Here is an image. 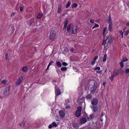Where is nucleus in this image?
Instances as JSON below:
<instances>
[{"instance_id":"1","label":"nucleus","mask_w":129,"mask_h":129,"mask_svg":"<svg viewBox=\"0 0 129 129\" xmlns=\"http://www.w3.org/2000/svg\"><path fill=\"white\" fill-rule=\"evenodd\" d=\"M113 37L112 36L109 35L105 40L104 39L102 43L103 45H105L106 43H108L109 44L111 43L113 41Z\"/></svg>"},{"instance_id":"2","label":"nucleus","mask_w":129,"mask_h":129,"mask_svg":"<svg viewBox=\"0 0 129 129\" xmlns=\"http://www.w3.org/2000/svg\"><path fill=\"white\" fill-rule=\"evenodd\" d=\"M23 76H21L19 78L17 81L15 82V84L17 86H19L20 85L23 81Z\"/></svg>"},{"instance_id":"3","label":"nucleus","mask_w":129,"mask_h":129,"mask_svg":"<svg viewBox=\"0 0 129 129\" xmlns=\"http://www.w3.org/2000/svg\"><path fill=\"white\" fill-rule=\"evenodd\" d=\"M81 114V106L78 107L77 108V111L75 113V116L77 117H79Z\"/></svg>"},{"instance_id":"4","label":"nucleus","mask_w":129,"mask_h":129,"mask_svg":"<svg viewBox=\"0 0 129 129\" xmlns=\"http://www.w3.org/2000/svg\"><path fill=\"white\" fill-rule=\"evenodd\" d=\"M58 113L60 117L61 118H64L65 116V113L64 111L60 110L59 111Z\"/></svg>"},{"instance_id":"5","label":"nucleus","mask_w":129,"mask_h":129,"mask_svg":"<svg viewBox=\"0 0 129 129\" xmlns=\"http://www.w3.org/2000/svg\"><path fill=\"white\" fill-rule=\"evenodd\" d=\"M98 100L97 99H93L91 102V104L95 106L98 103Z\"/></svg>"},{"instance_id":"6","label":"nucleus","mask_w":129,"mask_h":129,"mask_svg":"<svg viewBox=\"0 0 129 129\" xmlns=\"http://www.w3.org/2000/svg\"><path fill=\"white\" fill-rule=\"evenodd\" d=\"M55 93L57 95H58L61 94V92L59 90V89L58 87H55Z\"/></svg>"},{"instance_id":"7","label":"nucleus","mask_w":129,"mask_h":129,"mask_svg":"<svg viewBox=\"0 0 129 129\" xmlns=\"http://www.w3.org/2000/svg\"><path fill=\"white\" fill-rule=\"evenodd\" d=\"M56 35V33H50V39L51 40H53L55 38Z\"/></svg>"},{"instance_id":"8","label":"nucleus","mask_w":129,"mask_h":129,"mask_svg":"<svg viewBox=\"0 0 129 129\" xmlns=\"http://www.w3.org/2000/svg\"><path fill=\"white\" fill-rule=\"evenodd\" d=\"M97 87V86L95 84V82L94 81V84L92 85V87H91L90 88V92H93L96 89Z\"/></svg>"},{"instance_id":"9","label":"nucleus","mask_w":129,"mask_h":129,"mask_svg":"<svg viewBox=\"0 0 129 129\" xmlns=\"http://www.w3.org/2000/svg\"><path fill=\"white\" fill-rule=\"evenodd\" d=\"M119 73V71L117 69L114 70L113 72V75L115 76H118Z\"/></svg>"},{"instance_id":"10","label":"nucleus","mask_w":129,"mask_h":129,"mask_svg":"<svg viewBox=\"0 0 129 129\" xmlns=\"http://www.w3.org/2000/svg\"><path fill=\"white\" fill-rule=\"evenodd\" d=\"M85 107L84 106V107L83 110V111H82V113H81V115H82V117L83 118H86L87 116V115L85 112L84 111L85 109Z\"/></svg>"},{"instance_id":"11","label":"nucleus","mask_w":129,"mask_h":129,"mask_svg":"<svg viewBox=\"0 0 129 129\" xmlns=\"http://www.w3.org/2000/svg\"><path fill=\"white\" fill-rule=\"evenodd\" d=\"M106 22L107 23H112V21H111V18L110 15L109 17L107 18L106 19Z\"/></svg>"},{"instance_id":"12","label":"nucleus","mask_w":129,"mask_h":129,"mask_svg":"<svg viewBox=\"0 0 129 129\" xmlns=\"http://www.w3.org/2000/svg\"><path fill=\"white\" fill-rule=\"evenodd\" d=\"M94 117V115L93 114H91L89 116V117L87 116V120L88 121H90Z\"/></svg>"},{"instance_id":"13","label":"nucleus","mask_w":129,"mask_h":129,"mask_svg":"<svg viewBox=\"0 0 129 129\" xmlns=\"http://www.w3.org/2000/svg\"><path fill=\"white\" fill-rule=\"evenodd\" d=\"M91 108L92 109V111L94 112H96L98 109V107L97 106H92L91 107Z\"/></svg>"},{"instance_id":"14","label":"nucleus","mask_w":129,"mask_h":129,"mask_svg":"<svg viewBox=\"0 0 129 129\" xmlns=\"http://www.w3.org/2000/svg\"><path fill=\"white\" fill-rule=\"evenodd\" d=\"M79 124L78 123H74L73 124V127L78 129L79 127Z\"/></svg>"},{"instance_id":"15","label":"nucleus","mask_w":129,"mask_h":129,"mask_svg":"<svg viewBox=\"0 0 129 129\" xmlns=\"http://www.w3.org/2000/svg\"><path fill=\"white\" fill-rule=\"evenodd\" d=\"M87 120L86 118H81V124H83L86 122Z\"/></svg>"},{"instance_id":"16","label":"nucleus","mask_w":129,"mask_h":129,"mask_svg":"<svg viewBox=\"0 0 129 129\" xmlns=\"http://www.w3.org/2000/svg\"><path fill=\"white\" fill-rule=\"evenodd\" d=\"M28 70V68L26 67H24L22 68L21 69V71L24 72H26Z\"/></svg>"},{"instance_id":"17","label":"nucleus","mask_w":129,"mask_h":129,"mask_svg":"<svg viewBox=\"0 0 129 129\" xmlns=\"http://www.w3.org/2000/svg\"><path fill=\"white\" fill-rule=\"evenodd\" d=\"M61 5H59L58 6L57 12L58 13H60L61 11Z\"/></svg>"},{"instance_id":"18","label":"nucleus","mask_w":129,"mask_h":129,"mask_svg":"<svg viewBox=\"0 0 129 129\" xmlns=\"http://www.w3.org/2000/svg\"><path fill=\"white\" fill-rule=\"evenodd\" d=\"M10 90V89L9 87H7L5 91H4V93L5 94L7 93L8 92H9Z\"/></svg>"},{"instance_id":"19","label":"nucleus","mask_w":129,"mask_h":129,"mask_svg":"<svg viewBox=\"0 0 129 129\" xmlns=\"http://www.w3.org/2000/svg\"><path fill=\"white\" fill-rule=\"evenodd\" d=\"M56 64L58 67H60L62 66L61 63L59 61H57L56 62Z\"/></svg>"},{"instance_id":"20","label":"nucleus","mask_w":129,"mask_h":129,"mask_svg":"<svg viewBox=\"0 0 129 129\" xmlns=\"http://www.w3.org/2000/svg\"><path fill=\"white\" fill-rule=\"evenodd\" d=\"M77 28L76 26H74L71 32H77Z\"/></svg>"},{"instance_id":"21","label":"nucleus","mask_w":129,"mask_h":129,"mask_svg":"<svg viewBox=\"0 0 129 129\" xmlns=\"http://www.w3.org/2000/svg\"><path fill=\"white\" fill-rule=\"evenodd\" d=\"M43 15L42 14L39 13L37 15V18L38 19H39L41 18Z\"/></svg>"},{"instance_id":"22","label":"nucleus","mask_w":129,"mask_h":129,"mask_svg":"<svg viewBox=\"0 0 129 129\" xmlns=\"http://www.w3.org/2000/svg\"><path fill=\"white\" fill-rule=\"evenodd\" d=\"M76 33H66V35L67 36L68 35H70L71 36H73V35L75 34Z\"/></svg>"},{"instance_id":"23","label":"nucleus","mask_w":129,"mask_h":129,"mask_svg":"<svg viewBox=\"0 0 129 129\" xmlns=\"http://www.w3.org/2000/svg\"><path fill=\"white\" fill-rule=\"evenodd\" d=\"M107 57V55L106 54H105L103 56V61L104 62H105V61L106 60V58Z\"/></svg>"},{"instance_id":"24","label":"nucleus","mask_w":129,"mask_h":129,"mask_svg":"<svg viewBox=\"0 0 129 129\" xmlns=\"http://www.w3.org/2000/svg\"><path fill=\"white\" fill-rule=\"evenodd\" d=\"M112 25L111 24V23H110L109 25V31L110 32H111L112 31Z\"/></svg>"},{"instance_id":"25","label":"nucleus","mask_w":129,"mask_h":129,"mask_svg":"<svg viewBox=\"0 0 129 129\" xmlns=\"http://www.w3.org/2000/svg\"><path fill=\"white\" fill-rule=\"evenodd\" d=\"M71 24H70L68 26L67 28V30L68 32H69L70 31L71 29Z\"/></svg>"},{"instance_id":"26","label":"nucleus","mask_w":129,"mask_h":129,"mask_svg":"<svg viewBox=\"0 0 129 129\" xmlns=\"http://www.w3.org/2000/svg\"><path fill=\"white\" fill-rule=\"evenodd\" d=\"M128 60V59L126 57H123V59L121 61L122 62H124L125 61H127Z\"/></svg>"},{"instance_id":"27","label":"nucleus","mask_w":129,"mask_h":129,"mask_svg":"<svg viewBox=\"0 0 129 129\" xmlns=\"http://www.w3.org/2000/svg\"><path fill=\"white\" fill-rule=\"evenodd\" d=\"M5 57L6 58V59L7 61H8L9 60V59H8V54L7 53H6V54L5 55Z\"/></svg>"},{"instance_id":"28","label":"nucleus","mask_w":129,"mask_h":129,"mask_svg":"<svg viewBox=\"0 0 129 129\" xmlns=\"http://www.w3.org/2000/svg\"><path fill=\"white\" fill-rule=\"evenodd\" d=\"M67 68L66 67H62L61 68V70L62 71H65L67 70Z\"/></svg>"},{"instance_id":"29","label":"nucleus","mask_w":129,"mask_h":129,"mask_svg":"<svg viewBox=\"0 0 129 129\" xmlns=\"http://www.w3.org/2000/svg\"><path fill=\"white\" fill-rule=\"evenodd\" d=\"M71 4V2L70 1H69L67 4V5L66 6V8H68L70 6V4Z\"/></svg>"},{"instance_id":"30","label":"nucleus","mask_w":129,"mask_h":129,"mask_svg":"<svg viewBox=\"0 0 129 129\" xmlns=\"http://www.w3.org/2000/svg\"><path fill=\"white\" fill-rule=\"evenodd\" d=\"M77 5L76 3H74L72 5V7L73 8H76L77 7Z\"/></svg>"},{"instance_id":"31","label":"nucleus","mask_w":129,"mask_h":129,"mask_svg":"<svg viewBox=\"0 0 129 129\" xmlns=\"http://www.w3.org/2000/svg\"><path fill=\"white\" fill-rule=\"evenodd\" d=\"M115 77L114 76L113 74L109 78L110 80H111V81H112L113 80L114 77Z\"/></svg>"},{"instance_id":"32","label":"nucleus","mask_w":129,"mask_h":129,"mask_svg":"<svg viewBox=\"0 0 129 129\" xmlns=\"http://www.w3.org/2000/svg\"><path fill=\"white\" fill-rule=\"evenodd\" d=\"M53 126L54 127H56L57 126V125L55 122H53L52 124Z\"/></svg>"},{"instance_id":"33","label":"nucleus","mask_w":129,"mask_h":129,"mask_svg":"<svg viewBox=\"0 0 129 129\" xmlns=\"http://www.w3.org/2000/svg\"><path fill=\"white\" fill-rule=\"evenodd\" d=\"M91 97L92 95L91 94H89L86 96V98L87 99H89L91 98Z\"/></svg>"},{"instance_id":"34","label":"nucleus","mask_w":129,"mask_h":129,"mask_svg":"<svg viewBox=\"0 0 129 129\" xmlns=\"http://www.w3.org/2000/svg\"><path fill=\"white\" fill-rule=\"evenodd\" d=\"M70 51L71 52L73 53H76V51L75 49L74 48H72L70 50Z\"/></svg>"},{"instance_id":"35","label":"nucleus","mask_w":129,"mask_h":129,"mask_svg":"<svg viewBox=\"0 0 129 129\" xmlns=\"http://www.w3.org/2000/svg\"><path fill=\"white\" fill-rule=\"evenodd\" d=\"M123 62H122L121 61V62H120V67L121 68H122L124 67V65L123 63Z\"/></svg>"},{"instance_id":"36","label":"nucleus","mask_w":129,"mask_h":129,"mask_svg":"<svg viewBox=\"0 0 129 129\" xmlns=\"http://www.w3.org/2000/svg\"><path fill=\"white\" fill-rule=\"evenodd\" d=\"M7 81V80L4 79L2 81V82L3 84H5L6 83Z\"/></svg>"},{"instance_id":"37","label":"nucleus","mask_w":129,"mask_h":129,"mask_svg":"<svg viewBox=\"0 0 129 129\" xmlns=\"http://www.w3.org/2000/svg\"><path fill=\"white\" fill-rule=\"evenodd\" d=\"M100 69V68L99 67H97L96 66L95 68L93 69L94 70H99Z\"/></svg>"},{"instance_id":"38","label":"nucleus","mask_w":129,"mask_h":129,"mask_svg":"<svg viewBox=\"0 0 129 129\" xmlns=\"http://www.w3.org/2000/svg\"><path fill=\"white\" fill-rule=\"evenodd\" d=\"M62 64L63 66H67L68 64L67 63L65 62H62Z\"/></svg>"},{"instance_id":"39","label":"nucleus","mask_w":129,"mask_h":129,"mask_svg":"<svg viewBox=\"0 0 129 129\" xmlns=\"http://www.w3.org/2000/svg\"><path fill=\"white\" fill-rule=\"evenodd\" d=\"M99 26L98 24H97L96 23L95 24L94 26L92 27V29H94L95 27H98Z\"/></svg>"},{"instance_id":"40","label":"nucleus","mask_w":129,"mask_h":129,"mask_svg":"<svg viewBox=\"0 0 129 129\" xmlns=\"http://www.w3.org/2000/svg\"><path fill=\"white\" fill-rule=\"evenodd\" d=\"M68 23V20H66L64 22V25H65V26H67V24Z\"/></svg>"},{"instance_id":"41","label":"nucleus","mask_w":129,"mask_h":129,"mask_svg":"<svg viewBox=\"0 0 129 129\" xmlns=\"http://www.w3.org/2000/svg\"><path fill=\"white\" fill-rule=\"evenodd\" d=\"M125 73L126 74L129 73V69H127L125 71Z\"/></svg>"},{"instance_id":"42","label":"nucleus","mask_w":129,"mask_h":129,"mask_svg":"<svg viewBox=\"0 0 129 129\" xmlns=\"http://www.w3.org/2000/svg\"><path fill=\"white\" fill-rule=\"evenodd\" d=\"M35 23L34 22H33L32 23L30 24L29 25L31 27H33L35 25Z\"/></svg>"},{"instance_id":"43","label":"nucleus","mask_w":129,"mask_h":129,"mask_svg":"<svg viewBox=\"0 0 129 129\" xmlns=\"http://www.w3.org/2000/svg\"><path fill=\"white\" fill-rule=\"evenodd\" d=\"M98 58V56L97 55H96L94 57L93 60L95 61Z\"/></svg>"},{"instance_id":"44","label":"nucleus","mask_w":129,"mask_h":129,"mask_svg":"<svg viewBox=\"0 0 129 129\" xmlns=\"http://www.w3.org/2000/svg\"><path fill=\"white\" fill-rule=\"evenodd\" d=\"M53 63V62L51 60V61L50 62H49L48 64V65L49 66H51L52 63Z\"/></svg>"},{"instance_id":"45","label":"nucleus","mask_w":129,"mask_h":129,"mask_svg":"<svg viewBox=\"0 0 129 129\" xmlns=\"http://www.w3.org/2000/svg\"><path fill=\"white\" fill-rule=\"evenodd\" d=\"M95 61H94V60H93V61H92L91 62V64L93 65H94L95 63Z\"/></svg>"},{"instance_id":"46","label":"nucleus","mask_w":129,"mask_h":129,"mask_svg":"<svg viewBox=\"0 0 129 129\" xmlns=\"http://www.w3.org/2000/svg\"><path fill=\"white\" fill-rule=\"evenodd\" d=\"M52 124H50L49 125L48 127L50 129L52 127Z\"/></svg>"},{"instance_id":"47","label":"nucleus","mask_w":129,"mask_h":129,"mask_svg":"<svg viewBox=\"0 0 129 129\" xmlns=\"http://www.w3.org/2000/svg\"><path fill=\"white\" fill-rule=\"evenodd\" d=\"M124 73V71L123 70H121V71L119 72V73H120L121 74H123Z\"/></svg>"},{"instance_id":"48","label":"nucleus","mask_w":129,"mask_h":129,"mask_svg":"<svg viewBox=\"0 0 129 129\" xmlns=\"http://www.w3.org/2000/svg\"><path fill=\"white\" fill-rule=\"evenodd\" d=\"M107 29V27H105L104 28L103 32H105Z\"/></svg>"},{"instance_id":"49","label":"nucleus","mask_w":129,"mask_h":129,"mask_svg":"<svg viewBox=\"0 0 129 129\" xmlns=\"http://www.w3.org/2000/svg\"><path fill=\"white\" fill-rule=\"evenodd\" d=\"M55 118L56 121H58L59 120V118L58 116H55Z\"/></svg>"},{"instance_id":"50","label":"nucleus","mask_w":129,"mask_h":129,"mask_svg":"<svg viewBox=\"0 0 129 129\" xmlns=\"http://www.w3.org/2000/svg\"><path fill=\"white\" fill-rule=\"evenodd\" d=\"M19 124L20 126H24L25 123H22L20 124Z\"/></svg>"},{"instance_id":"51","label":"nucleus","mask_w":129,"mask_h":129,"mask_svg":"<svg viewBox=\"0 0 129 129\" xmlns=\"http://www.w3.org/2000/svg\"><path fill=\"white\" fill-rule=\"evenodd\" d=\"M89 21L90 22L92 23H94V20H93V19H90V21Z\"/></svg>"},{"instance_id":"52","label":"nucleus","mask_w":129,"mask_h":129,"mask_svg":"<svg viewBox=\"0 0 129 129\" xmlns=\"http://www.w3.org/2000/svg\"><path fill=\"white\" fill-rule=\"evenodd\" d=\"M102 71H96V73H102Z\"/></svg>"},{"instance_id":"53","label":"nucleus","mask_w":129,"mask_h":129,"mask_svg":"<svg viewBox=\"0 0 129 129\" xmlns=\"http://www.w3.org/2000/svg\"><path fill=\"white\" fill-rule=\"evenodd\" d=\"M106 34H105V33H103V37H105Z\"/></svg>"},{"instance_id":"54","label":"nucleus","mask_w":129,"mask_h":129,"mask_svg":"<svg viewBox=\"0 0 129 129\" xmlns=\"http://www.w3.org/2000/svg\"><path fill=\"white\" fill-rule=\"evenodd\" d=\"M126 27H125L124 28H123V31L124 32H125V30H126Z\"/></svg>"},{"instance_id":"55","label":"nucleus","mask_w":129,"mask_h":129,"mask_svg":"<svg viewBox=\"0 0 129 129\" xmlns=\"http://www.w3.org/2000/svg\"><path fill=\"white\" fill-rule=\"evenodd\" d=\"M104 113L102 112L101 114V117H102L104 115Z\"/></svg>"},{"instance_id":"56","label":"nucleus","mask_w":129,"mask_h":129,"mask_svg":"<svg viewBox=\"0 0 129 129\" xmlns=\"http://www.w3.org/2000/svg\"><path fill=\"white\" fill-rule=\"evenodd\" d=\"M23 8L22 7H20V11H22L23 10Z\"/></svg>"},{"instance_id":"57","label":"nucleus","mask_w":129,"mask_h":129,"mask_svg":"<svg viewBox=\"0 0 129 129\" xmlns=\"http://www.w3.org/2000/svg\"><path fill=\"white\" fill-rule=\"evenodd\" d=\"M15 14V13H12L11 14V16H14V15Z\"/></svg>"},{"instance_id":"58","label":"nucleus","mask_w":129,"mask_h":129,"mask_svg":"<svg viewBox=\"0 0 129 129\" xmlns=\"http://www.w3.org/2000/svg\"><path fill=\"white\" fill-rule=\"evenodd\" d=\"M70 106L69 105H67V106H66L65 107V108L66 109H67L68 108H70Z\"/></svg>"},{"instance_id":"59","label":"nucleus","mask_w":129,"mask_h":129,"mask_svg":"<svg viewBox=\"0 0 129 129\" xmlns=\"http://www.w3.org/2000/svg\"><path fill=\"white\" fill-rule=\"evenodd\" d=\"M129 33H125L124 35L126 36H127L128 35Z\"/></svg>"},{"instance_id":"60","label":"nucleus","mask_w":129,"mask_h":129,"mask_svg":"<svg viewBox=\"0 0 129 129\" xmlns=\"http://www.w3.org/2000/svg\"><path fill=\"white\" fill-rule=\"evenodd\" d=\"M123 33H120V35L121 36V38H122L123 37Z\"/></svg>"},{"instance_id":"61","label":"nucleus","mask_w":129,"mask_h":129,"mask_svg":"<svg viewBox=\"0 0 129 129\" xmlns=\"http://www.w3.org/2000/svg\"><path fill=\"white\" fill-rule=\"evenodd\" d=\"M67 26H65V25H64V27H63V29H65L66 28Z\"/></svg>"},{"instance_id":"62","label":"nucleus","mask_w":129,"mask_h":129,"mask_svg":"<svg viewBox=\"0 0 129 129\" xmlns=\"http://www.w3.org/2000/svg\"><path fill=\"white\" fill-rule=\"evenodd\" d=\"M126 25L127 26H129V22L126 23Z\"/></svg>"},{"instance_id":"63","label":"nucleus","mask_w":129,"mask_h":129,"mask_svg":"<svg viewBox=\"0 0 129 129\" xmlns=\"http://www.w3.org/2000/svg\"><path fill=\"white\" fill-rule=\"evenodd\" d=\"M50 67V66H49L48 65V66L47 68V69H46V70H48V69H49V67Z\"/></svg>"},{"instance_id":"64","label":"nucleus","mask_w":129,"mask_h":129,"mask_svg":"<svg viewBox=\"0 0 129 129\" xmlns=\"http://www.w3.org/2000/svg\"><path fill=\"white\" fill-rule=\"evenodd\" d=\"M106 84V83L105 82H104L103 83V85L104 86H105V85Z\"/></svg>"}]
</instances>
